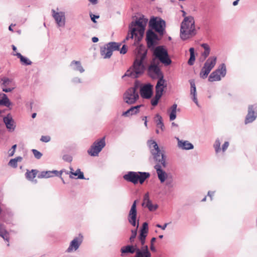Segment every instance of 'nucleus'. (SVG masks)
I'll return each mask as SVG.
<instances>
[{
    "label": "nucleus",
    "mask_w": 257,
    "mask_h": 257,
    "mask_svg": "<svg viewBox=\"0 0 257 257\" xmlns=\"http://www.w3.org/2000/svg\"><path fill=\"white\" fill-rule=\"evenodd\" d=\"M62 172H63L62 170L60 171V172L56 171V170L51 171L52 175H53V176H56L61 177Z\"/></svg>",
    "instance_id": "nucleus-51"
},
{
    "label": "nucleus",
    "mask_w": 257,
    "mask_h": 257,
    "mask_svg": "<svg viewBox=\"0 0 257 257\" xmlns=\"http://www.w3.org/2000/svg\"><path fill=\"white\" fill-rule=\"evenodd\" d=\"M15 88L12 87V88H7V87H3L2 89L3 91L5 92H11Z\"/></svg>",
    "instance_id": "nucleus-55"
},
{
    "label": "nucleus",
    "mask_w": 257,
    "mask_h": 257,
    "mask_svg": "<svg viewBox=\"0 0 257 257\" xmlns=\"http://www.w3.org/2000/svg\"><path fill=\"white\" fill-rule=\"evenodd\" d=\"M161 96H160L159 94L155 95V97L153 98L151 100V104L153 106H156L158 104L159 100L161 98Z\"/></svg>",
    "instance_id": "nucleus-42"
},
{
    "label": "nucleus",
    "mask_w": 257,
    "mask_h": 257,
    "mask_svg": "<svg viewBox=\"0 0 257 257\" xmlns=\"http://www.w3.org/2000/svg\"><path fill=\"white\" fill-rule=\"evenodd\" d=\"M148 73L149 75L153 78L157 77L159 79H164V75L161 69L158 64L155 63V61H152L148 67Z\"/></svg>",
    "instance_id": "nucleus-13"
},
{
    "label": "nucleus",
    "mask_w": 257,
    "mask_h": 257,
    "mask_svg": "<svg viewBox=\"0 0 257 257\" xmlns=\"http://www.w3.org/2000/svg\"><path fill=\"white\" fill-rule=\"evenodd\" d=\"M140 94L141 96L146 99L150 98L153 94V85L148 83L141 87Z\"/></svg>",
    "instance_id": "nucleus-17"
},
{
    "label": "nucleus",
    "mask_w": 257,
    "mask_h": 257,
    "mask_svg": "<svg viewBox=\"0 0 257 257\" xmlns=\"http://www.w3.org/2000/svg\"><path fill=\"white\" fill-rule=\"evenodd\" d=\"M82 242V236L80 237L74 238L70 243L68 248L66 250V252H71L73 251L76 250L81 245Z\"/></svg>",
    "instance_id": "nucleus-18"
},
{
    "label": "nucleus",
    "mask_w": 257,
    "mask_h": 257,
    "mask_svg": "<svg viewBox=\"0 0 257 257\" xmlns=\"http://www.w3.org/2000/svg\"><path fill=\"white\" fill-rule=\"evenodd\" d=\"M217 61V57L216 56H211L209 57L205 62L203 67L204 68H206L207 70L209 71H211V70L216 65Z\"/></svg>",
    "instance_id": "nucleus-21"
},
{
    "label": "nucleus",
    "mask_w": 257,
    "mask_h": 257,
    "mask_svg": "<svg viewBox=\"0 0 257 257\" xmlns=\"http://www.w3.org/2000/svg\"><path fill=\"white\" fill-rule=\"evenodd\" d=\"M137 200L133 202L131 209L129 211L127 219L128 222L133 226L139 227V220L137 222ZM137 234V229L132 230V235L130 237V241L131 243L134 241L135 238Z\"/></svg>",
    "instance_id": "nucleus-4"
},
{
    "label": "nucleus",
    "mask_w": 257,
    "mask_h": 257,
    "mask_svg": "<svg viewBox=\"0 0 257 257\" xmlns=\"http://www.w3.org/2000/svg\"><path fill=\"white\" fill-rule=\"evenodd\" d=\"M168 224H169V223H166L163 225H161L159 224H157L156 225V226L157 227L161 228L163 230H165Z\"/></svg>",
    "instance_id": "nucleus-56"
},
{
    "label": "nucleus",
    "mask_w": 257,
    "mask_h": 257,
    "mask_svg": "<svg viewBox=\"0 0 257 257\" xmlns=\"http://www.w3.org/2000/svg\"><path fill=\"white\" fill-rule=\"evenodd\" d=\"M149 26L160 35H163L166 26L164 20L160 18L153 17L150 21Z\"/></svg>",
    "instance_id": "nucleus-10"
},
{
    "label": "nucleus",
    "mask_w": 257,
    "mask_h": 257,
    "mask_svg": "<svg viewBox=\"0 0 257 257\" xmlns=\"http://www.w3.org/2000/svg\"><path fill=\"white\" fill-rule=\"evenodd\" d=\"M254 109L253 105H249L248 107V113L245 119V123L247 124L253 122L257 116V111L255 115Z\"/></svg>",
    "instance_id": "nucleus-20"
},
{
    "label": "nucleus",
    "mask_w": 257,
    "mask_h": 257,
    "mask_svg": "<svg viewBox=\"0 0 257 257\" xmlns=\"http://www.w3.org/2000/svg\"><path fill=\"white\" fill-rule=\"evenodd\" d=\"M16 55L20 59L21 62L25 65H30L32 64V62L29 59L22 55L21 53H17Z\"/></svg>",
    "instance_id": "nucleus-36"
},
{
    "label": "nucleus",
    "mask_w": 257,
    "mask_h": 257,
    "mask_svg": "<svg viewBox=\"0 0 257 257\" xmlns=\"http://www.w3.org/2000/svg\"><path fill=\"white\" fill-rule=\"evenodd\" d=\"M150 176V174L147 172L130 171L123 175V178L126 181L134 184L138 182L142 184Z\"/></svg>",
    "instance_id": "nucleus-5"
},
{
    "label": "nucleus",
    "mask_w": 257,
    "mask_h": 257,
    "mask_svg": "<svg viewBox=\"0 0 257 257\" xmlns=\"http://www.w3.org/2000/svg\"><path fill=\"white\" fill-rule=\"evenodd\" d=\"M147 144L155 162H161L164 166H166L165 156L160 150L157 143L153 140H149Z\"/></svg>",
    "instance_id": "nucleus-7"
},
{
    "label": "nucleus",
    "mask_w": 257,
    "mask_h": 257,
    "mask_svg": "<svg viewBox=\"0 0 257 257\" xmlns=\"http://www.w3.org/2000/svg\"><path fill=\"white\" fill-rule=\"evenodd\" d=\"M135 257H151V253H148L140 248H137Z\"/></svg>",
    "instance_id": "nucleus-34"
},
{
    "label": "nucleus",
    "mask_w": 257,
    "mask_h": 257,
    "mask_svg": "<svg viewBox=\"0 0 257 257\" xmlns=\"http://www.w3.org/2000/svg\"><path fill=\"white\" fill-rule=\"evenodd\" d=\"M105 146V138L95 141L88 150L87 153L91 156H97Z\"/></svg>",
    "instance_id": "nucleus-11"
},
{
    "label": "nucleus",
    "mask_w": 257,
    "mask_h": 257,
    "mask_svg": "<svg viewBox=\"0 0 257 257\" xmlns=\"http://www.w3.org/2000/svg\"><path fill=\"white\" fill-rule=\"evenodd\" d=\"M2 81H3L2 83V86L3 87H7L10 85V84L12 83V80L6 77H4L2 79Z\"/></svg>",
    "instance_id": "nucleus-40"
},
{
    "label": "nucleus",
    "mask_w": 257,
    "mask_h": 257,
    "mask_svg": "<svg viewBox=\"0 0 257 257\" xmlns=\"http://www.w3.org/2000/svg\"><path fill=\"white\" fill-rule=\"evenodd\" d=\"M38 172V171L35 169H32L31 171L27 170L25 174L26 178L29 181H33Z\"/></svg>",
    "instance_id": "nucleus-29"
},
{
    "label": "nucleus",
    "mask_w": 257,
    "mask_h": 257,
    "mask_svg": "<svg viewBox=\"0 0 257 257\" xmlns=\"http://www.w3.org/2000/svg\"><path fill=\"white\" fill-rule=\"evenodd\" d=\"M17 162L14 159H11L9 163V165L14 168H17L18 166Z\"/></svg>",
    "instance_id": "nucleus-47"
},
{
    "label": "nucleus",
    "mask_w": 257,
    "mask_h": 257,
    "mask_svg": "<svg viewBox=\"0 0 257 257\" xmlns=\"http://www.w3.org/2000/svg\"><path fill=\"white\" fill-rule=\"evenodd\" d=\"M226 73V66L222 63L217 69L213 71L209 76L208 81L210 82L219 81L221 80V76L224 77Z\"/></svg>",
    "instance_id": "nucleus-12"
},
{
    "label": "nucleus",
    "mask_w": 257,
    "mask_h": 257,
    "mask_svg": "<svg viewBox=\"0 0 257 257\" xmlns=\"http://www.w3.org/2000/svg\"><path fill=\"white\" fill-rule=\"evenodd\" d=\"M177 105L176 103L173 104L170 109L171 112L169 114V118L170 120H173L176 118V110H177Z\"/></svg>",
    "instance_id": "nucleus-33"
},
{
    "label": "nucleus",
    "mask_w": 257,
    "mask_h": 257,
    "mask_svg": "<svg viewBox=\"0 0 257 257\" xmlns=\"http://www.w3.org/2000/svg\"><path fill=\"white\" fill-rule=\"evenodd\" d=\"M210 72V71L207 70L206 68H204L203 67L200 72V77L203 79H205L207 77Z\"/></svg>",
    "instance_id": "nucleus-38"
},
{
    "label": "nucleus",
    "mask_w": 257,
    "mask_h": 257,
    "mask_svg": "<svg viewBox=\"0 0 257 257\" xmlns=\"http://www.w3.org/2000/svg\"><path fill=\"white\" fill-rule=\"evenodd\" d=\"M147 234L143 233L140 232L139 236V239H144L146 238Z\"/></svg>",
    "instance_id": "nucleus-58"
},
{
    "label": "nucleus",
    "mask_w": 257,
    "mask_h": 257,
    "mask_svg": "<svg viewBox=\"0 0 257 257\" xmlns=\"http://www.w3.org/2000/svg\"><path fill=\"white\" fill-rule=\"evenodd\" d=\"M4 122L6 124L7 128L11 132L14 131L15 128V125H14V122L12 118L9 115L4 117Z\"/></svg>",
    "instance_id": "nucleus-25"
},
{
    "label": "nucleus",
    "mask_w": 257,
    "mask_h": 257,
    "mask_svg": "<svg viewBox=\"0 0 257 257\" xmlns=\"http://www.w3.org/2000/svg\"><path fill=\"white\" fill-rule=\"evenodd\" d=\"M178 141V147L182 150H189L193 149V145L187 141L180 140L178 138H176Z\"/></svg>",
    "instance_id": "nucleus-22"
},
{
    "label": "nucleus",
    "mask_w": 257,
    "mask_h": 257,
    "mask_svg": "<svg viewBox=\"0 0 257 257\" xmlns=\"http://www.w3.org/2000/svg\"><path fill=\"white\" fill-rule=\"evenodd\" d=\"M166 185L169 188H173L174 186L172 177H168L166 179Z\"/></svg>",
    "instance_id": "nucleus-41"
},
{
    "label": "nucleus",
    "mask_w": 257,
    "mask_h": 257,
    "mask_svg": "<svg viewBox=\"0 0 257 257\" xmlns=\"http://www.w3.org/2000/svg\"><path fill=\"white\" fill-rule=\"evenodd\" d=\"M159 40L158 36L152 30H149L146 34V41L148 47L150 48L153 47L156 44V41Z\"/></svg>",
    "instance_id": "nucleus-14"
},
{
    "label": "nucleus",
    "mask_w": 257,
    "mask_h": 257,
    "mask_svg": "<svg viewBox=\"0 0 257 257\" xmlns=\"http://www.w3.org/2000/svg\"><path fill=\"white\" fill-rule=\"evenodd\" d=\"M62 172H63L62 170L60 171V172L56 171V170L51 171L52 175H53V176H56L61 177Z\"/></svg>",
    "instance_id": "nucleus-52"
},
{
    "label": "nucleus",
    "mask_w": 257,
    "mask_h": 257,
    "mask_svg": "<svg viewBox=\"0 0 257 257\" xmlns=\"http://www.w3.org/2000/svg\"><path fill=\"white\" fill-rule=\"evenodd\" d=\"M50 140H51V138L48 136H42L41 137V139H40V140L42 142H45V143L49 142L50 141Z\"/></svg>",
    "instance_id": "nucleus-49"
},
{
    "label": "nucleus",
    "mask_w": 257,
    "mask_h": 257,
    "mask_svg": "<svg viewBox=\"0 0 257 257\" xmlns=\"http://www.w3.org/2000/svg\"><path fill=\"white\" fill-rule=\"evenodd\" d=\"M70 169L71 170V171L70 172V174L71 175H74V176H78L77 178L80 179H84V177L83 175V173L81 172L80 169H78L75 172H73V170L72 167H70ZM67 174H69L68 172L66 173Z\"/></svg>",
    "instance_id": "nucleus-35"
},
{
    "label": "nucleus",
    "mask_w": 257,
    "mask_h": 257,
    "mask_svg": "<svg viewBox=\"0 0 257 257\" xmlns=\"http://www.w3.org/2000/svg\"><path fill=\"white\" fill-rule=\"evenodd\" d=\"M63 159L67 162H71L72 161V157L69 155H65L63 156Z\"/></svg>",
    "instance_id": "nucleus-48"
},
{
    "label": "nucleus",
    "mask_w": 257,
    "mask_h": 257,
    "mask_svg": "<svg viewBox=\"0 0 257 257\" xmlns=\"http://www.w3.org/2000/svg\"><path fill=\"white\" fill-rule=\"evenodd\" d=\"M0 236H1L4 240L7 241H9V234L7 230L4 232L3 233L1 234Z\"/></svg>",
    "instance_id": "nucleus-45"
},
{
    "label": "nucleus",
    "mask_w": 257,
    "mask_h": 257,
    "mask_svg": "<svg viewBox=\"0 0 257 257\" xmlns=\"http://www.w3.org/2000/svg\"><path fill=\"white\" fill-rule=\"evenodd\" d=\"M156 239L155 237H153L151 240L150 249L153 251H156V248L154 246V242L156 241Z\"/></svg>",
    "instance_id": "nucleus-50"
},
{
    "label": "nucleus",
    "mask_w": 257,
    "mask_h": 257,
    "mask_svg": "<svg viewBox=\"0 0 257 257\" xmlns=\"http://www.w3.org/2000/svg\"><path fill=\"white\" fill-rule=\"evenodd\" d=\"M70 66L75 71H78L80 73L84 72V69L81 65V62L79 61L73 60L71 62Z\"/></svg>",
    "instance_id": "nucleus-28"
},
{
    "label": "nucleus",
    "mask_w": 257,
    "mask_h": 257,
    "mask_svg": "<svg viewBox=\"0 0 257 257\" xmlns=\"http://www.w3.org/2000/svg\"><path fill=\"white\" fill-rule=\"evenodd\" d=\"M229 146V142H225L222 147V150L224 152H225Z\"/></svg>",
    "instance_id": "nucleus-54"
},
{
    "label": "nucleus",
    "mask_w": 257,
    "mask_h": 257,
    "mask_svg": "<svg viewBox=\"0 0 257 257\" xmlns=\"http://www.w3.org/2000/svg\"><path fill=\"white\" fill-rule=\"evenodd\" d=\"M6 231V230L5 226L2 224H0V234L3 233V232Z\"/></svg>",
    "instance_id": "nucleus-60"
},
{
    "label": "nucleus",
    "mask_w": 257,
    "mask_h": 257,
    "mask_svg": "<svg viewBox=\"0 0 257 257\" xmlns=\"http://www.w3.org/2000/svg\"><path fill=\"white\" fill-rule=\"evenodd\" d=\"M125 76L131 77L133 78H137L139 76L138 75V74H136L135 71H134L133 68L131 67L126 71L125 74L122 76V78H123Z\"/></svg>",
    "instance_id": "nucleus-32"
},
{
    "label": "nucleus",
    "mask_w": 257,
    "mask_h": 257,
    "mask_svg": "<svg viewBox=\"0 0 257 257\" xmlns=\"http://www.w3.org/2000/svg\"><path fill=\"white\" fill-rule=\"evenodd\" d=\"M140 249H142L146 252H147L148 253H151L149 250L148 246L147 245L144 244V246H142V248H140Z\"/></svg>",
    "instance_id": "nucleus-59"
},
{
    "label": "nucleus",
    "mask_w": 257,
    "mask_h": 257,
    "mask_svg": "<svg viewBox=\"0 0 257 257\" xmlns=\"http://www.w3.org/2000/svg\"><path fill=\"white\" fill-rule=\"evenodd\" d=\"M195 21L193 17H185L181 23L180 27V38L186 40L196 35Z\"/></svg>",
    "instance_id": "nucleus-2"
},
{
    "label": "nucleus",
    "mask_w": 257,
    "mask_h": 257,
    "mask_svg": "<svg viewBox=\"0 0 257 257\" xmlns=\"http://www.w3.org/2000/svg\"><path fill=\"white\" fill-rule=\"evenodd\" d=\"M195 60V55H190V58L188 61V64L189 65H193L194 61Z\"/></svg>",
    "instance_id": "nucleus-46"
},
{
    "label": "nucleus",
    "mask_w": 257,
    "mask_h": 257,
    "mask_svg": "<svg viewBox=\"0 0 257 257\" xmlns=\"http://www.w3.org/2000/svg\"><path fill=\"white\" fill-rule=\"evenodd\" d=\"M126 52L127 49L126 48V46L125 45H123L120 50V53L121 54H124L126 53Z\"/></svg>",
    "instance_id": "nucleus-57"
},
{
    "label": "nucleus",
    "mask_w": 257,
    "mask_h": 257,
    "mask_svg": "<svg viewBox=\"0 0 257 257\" xmlns=\"http://www.w3.org/2000/svg\"><path fill=\"white\" fill-rule=\"evenodd\" d=\"M138 86L135 85L133 87L128 88L123 94V100L126 103L132 104L139 99V96L137 92Z\"/></svg>",
    "instance_id": "nucleus-9"
},
{
    "label": "nucleus",
    "mask_w": 257,
    "mask_h": 257,
    "mask_svg": "<svg viewBox=\"0 0 257 257\" xmlns=\"http://www.w3.org/2000/svg\"><path fill=\"white\" fill-rule=\"evenodd\" d=\"M32 151L34 156H35V157L36 159H39L42 157V154L41 152H40L39 151H38V150H37L36 149H33Z\"/></svg>",
    "instance_id": "nucleus-44"
},
{
    "label": "nucleus",
    "mask_w": 257,
    "mask_h": 257,
    "mask_svg": "<svg viewBox=\"0 0 257 257\" xmlns=\"http://www.w3.org/2000/svg\"><path fill=\"white\" fill-rule=\"evenodd\" d=\"M142 106V105H138L135 106H132L126 111L123 112L122 115L127 117L136 114L139 112V109Z\"/></svg>",
    "instance_id": "nucleus-26"
},
{
    "label": "nucleus",
    "mask_w": 257,
    "mask_h": 257,
    "mask_svg": "<svg viewBox=\"0 0 257 257\" xmlns=\"http://www.w3.org/2000/svg\"><path fill=\"white\" fill-rule=\"evenodd\" d=\"M137 246H133L131 245H127L124 246H123L120 249V252H121V256L123 255V253H134L136 252L137 250Z\"/></svg>",
    "instance_id": "nucleus-27"
},
{
    "label": "nucleus",
    "mask_w": 257,
    "mask_h": 257,
    "mask_svg": "<svg viewBox=\"0 0 257 257\" xmlns=\"http://www.w3.org/2000/svg\"><path fill=\"white\" fill-rule=\"evenodd\" d=\"M220 142L219 139H216L214 144V148L216 153L219 152L221 150L220 149Z\"/></svg>",
    "instance_id": "nucleus-39"
},
{
    "label": "nucleus",
    "mask_w": 257,
    "mask_h": 257,
    "mask_svg": "<svg viewBox=\"0 0 257 257\" xmlns=\"http://www.w3.org/2000/svg\"><path fill=\"white\" fill-rule=\"evenodd\" d=\"M156 117L157 118V119H155L157 126L158 127H160L162 131H164L165 129V126L163 122L162 116L160 114H157L156 115Z\"/></svg>",
    "instance_id": "nucleus-31"
},
{
    "label": "nucleus",
    "mask_w": 257,
    "mask_h": 257,
    "mask_svg": "<svg viewBox=\"0 0 257 257\" xmlns=\"http://www.w3.org/2000/svg\"><path fill=\"white\" fill-rule=\"evenodd\" d=\"M153 56H154L153 59V61L157 59L165 66L170 65L172 63L167 50L163 46H159L155 48L153 52Z\"/></svg>",
    "instance_id": "nucleus-6"
},
{
    "label": "nucleus",
    "mask_w": 257,
    "mask_h": 257,
    "mask_svg": "<svg viewBox=\"0 0 257 257\" xmlns=\"http://www.w3.org/2000/svg\"><path fill=\"white\" fill-rule=\"evenodd\" d=\"M201 46L204 49V51L202 53L201 55L202 57H203L204 60H205L210 54V48L209 45L206 43L202 44Z\"/></svg>",
    "instance_id": "nucleus-30"
},
{
    "label": "nucleus",
    "mask_w": 257,
    "mask_h": 257,
    "mask_svg": "<svg viewBox=\"0 0 257 257\" xmlns=\"http://www.w3.org/2000/svg\"><path fill=\"white\" fill-rule=\"evenodd\" d=\"M148 22V19L145 18L144 16L142 15L135 21H132L129 25V31L127 35L123 42L133 39L135 37V40L140 41L144 34L145 27Z\"/></svg>",
    "instance_id": "nucleus-1"
},
{
    "label": "nucleus",
    "mask_w": 257,
    "mask_h": 257,
    "mask_svg": "<svg viewBox=\"0 0 257 257\" xmlns=\"http://www.w3.org/2000/svg\"><path fill=\"white\" fill-rule=\"evenodd\" d=\"M52 177H53V175H52L51 171H42L38 175L39 178H48Z\"/></svg>",
    "instance_id": "nucleus-37"
},
{
    "label": "nucleus",
    "mask_w": 257,
    "mask_h": 257,
    "mask_svg": "<svg viewBox=\"0 0 257 257\" xmlns=\"http://www.w3.org/2000/svg\"><path fill=\"white\" fill-rule=\"evenodd\" d=\"M147 50L145 47L140 46L138 48V53L132 67L135 71L136 74H138L139 76L143 74L146 70L144 63L147 57Z\"/></svg>",
    "instance_id": "nucleus-3"
},
{
    "label": "nucleus",
    "mask_w": 257,
    "mask_h": 257,
    "mask_svg": "<svg viewBox=\"0 0 257 257\" xmlns=\"http://www.w3.org/2000/svg\"><path fill=\"white\" fill-rule=\"evenodd\" d=\"M156 165L154 166L155 169L156 170V172L158 175L159 179L161 183H164L166 179L168 178L167 174L162 169V167H166L164 166L161 162H155Z\"/></svg>",
    "instance_id": "nucleus-16"
},
{
    "label": "nucleus",
    "mask_w": 257,
    "mask_h": 257,
    "mask_svg": "<svg viewBox=\"0 0 257 257\" xmlns=\"http://www.w3.org/2000/svg\"><path fill=\"white\" fill-rule=\"evenodd\" d=\"M72 81L74 83H81V80L78 77H75L73 79Z\"/></svg>",
    "instance_id": "nucleus-61"
},
{
    "label": "nucleus",
    "mask_w": 257,
    "mask_h": 257,
    "mask_svg": "<svg viewBox=\"0 0 257 257\" xmlns=\"http://www.w3.org/2000/svg\"><path fill=\"white\" fill-rule=\"evenodd\" d=\"M120 43L111 42L106 44L104 47L100 48V53L103 59H109L112 54L113 51L118 50Z\"/></svg>",
    "instance_id": "nucleus-8"
},
{
    "label": "nucleus",
    "mask_w": 257,
    "mask_h": 257,
    "mask_svg": "<svg viewBox=\"0 0 257 257\" xmlns=\"http://www.w3.org/2000/svg\"><path fill=\"white\" fill-rule=\"evenodd\" d=\"M90 17L91 18V21L94 23H96V21H95L96 19H98L99 18V16L98 15H95L92 14H90Z\"/></svg>",
    "instance_id": "nucleus-53"
},
{
    "label": "nucleus",
    "mask_w": 257,
    "mask_h": 257,
    "mask_svg": "<svg viewBox=\"0 0 257 257\" xmlns=\"http://www.w3.org/2000/svg\"><path fill=\"white\" fill-rule=\"evenodd\" d=\"M142 205L147 207L150 211H155L158 207L157 204H152V201L149 199V195L148 193L145 194L144 195Z\"/></svg>",
    "instance_id": "nucleus-19"
},
{
    "label": "nucleus",
    "mask_w": 257,
    "mask_h": 257,
    "mask_svg": "<svg viewBox=\"0 0 257 257\" xmlns=\"http://www.w3.org/2000/svg\"><path fill=\"white\" fill-rule=\"evenodd\" d=\"M189 81L191 85L190 95H192L193 101L197 106H199L197 98V92L195 82L193 80H191Z\"/></svg>",
    "instance_id": "nucleus-24"
},
{
    "label": "nucleus",
    "mask_w": 257,
    "mask_h": 257,
    "mask_svg": "<svg viewBox=\"0 0 257 257\" xmlns=\"http://www.w3.org/2000/svg\"><path fill=\"white\" fill-rule=\"evenodd\" d=\"M52 16L55 19L58 26L64 27L65 25V13L63 12H56L54 10H52Z\"/></svg>",
    "instance_id": "nucleus-15"
},
{
    "label": "nucleus",
    "mask_w": 257,
    "mask_h": 257,
    "mask_svg": "<svg viewBox=\"0 0 257 257\" xmlns=\"http://www.w3.org/2000/svg\"><path fill=\"white\" fill-rule=\"evenodd\" d=\"M214 192L211 191H208V195L210 197L211 200L212 199V196L213 195Z\"/></svg>",
    "instance_id": "nucleus-63"
},
{
    "label": "nucleus",
    "mask_w": 257,
    "mask_h": 257,
    "mask_svg": "<svg viewBox=\"0 0 257 257\" xmlns=\"http://www.w3.org/2000/svg\"><path fill=\"white\" fill-rule=\"evenodd\" d=\"M92 41L93 43H96L98 41V38L97 37H94L92 38Z\"/></svg>",
    "instance_id": "nucleus-62"
},
{
    "label": "nucleus",
    "mask_w": 257,
    "mask_h": 257,
    "mask_svg": "<svg viewBox=\"0 0 257 257\" xmlns=\"http://www.w3.org/2000/svg\"><path fill=\"white\" fill-rule=\"evenodd\" d=\"M16 161L18 162H21L22 160V158L21 157H18L14 159Z\"/></svg>",
    "instance_id": "nucleus-64"
},
{
    "label": "nucleus",
    "mask_w": 257,
    "mask_h": 257,
    "mask_svg": "<svg viewBox=\"0 0 257 257\" xmlns=\"http://www.w3.org/2000/svg\"><path fill=\"white\" fill-rule=\"evenodd\" d=\"M165 80L164 79H159L155 87L156 94H159L162 97L164 89L166 87V85H164Z\"/></svg>",
    "instance_id": "nucleus-23"
},
{
    "label": "nucleus",
    "mask_w": 257,
    "mask_h": 257,
    "mask_svg": "<svg viewBox=\"0 0 257 257\" xmlns=\"http://www.w3.org/2000/svg\"><path fill=\"white\" fill-rule=\"evenodd\" d=\"M140 232L143 233L147 234L148 232V224L147 222H144L143 224L142 227L140 230Z\"/></svg>",
    "instance_id": "nucleus-43"
}]
</instances>
